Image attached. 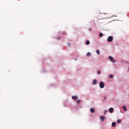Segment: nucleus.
I'll return each mask as SVG.
<instances>
[{
  "instance_id": "nucleus-11",
  "label": "nucleus",
  "mask_w": 129,
  "mask_h": 129,
  "mask_svg": "<svg viewBox=\"0 0 129 129\" xmlns=\"http://www.w3.org/2000/svg\"><path fill=\"white\" fill-rule=\"evenodd\" d=\"M96 53L97 54H98V55H100V51H99V50L97 49L96 50Z\"/></svg>"
},
{
  "instance_id": "nucleus-5",
  "label": "nucleus",
  "mask_w": 129,
  "mask_h": 129,
  "mask_svg": "<svg viewBox=\"0 0 129 129\" xmlns=\"http://www.w3.org/2000/svg\"><path fill=\"white\" fill-rule=\"evenodd\" d=\"M100 119L101 121H104V119H105V117H104L103 116H100Z\"/></svg>"
},
{
  "instance_id": "nucleus-23",
  "label": "nucleus",
  "mask_w": 129,
  "mask_h": 129,
  "mask_svg": "<svg viewBox=\"0 0 129 129\" xmlns=\"http://www.w3.org/2000/svg\"><path fill=\"white\" fill-rule=\"evenodd\" d=\"M104 99H106V97H104Z\"/></svg>"
},
{
  "instance_id": "nucleus-14",
  "label": "nucleus",
  "mask_w": 129,
  "mask_h": 129,
  "mask_svg": "<svg viewBox=\"0 0 129 129\" xmlns=\"http://www.w3.org/2000/svg\"><path fill=\"white\" fill-rule=\"evenodd\" d=\"M99 37H103V34L102 33H99Z\"/></svg>"
},
{
  "instance_id": "nucleus-25",
  "label": "nucleus",
  "mask_w": 129,
  "mask_h": 129,
  "mask_svg": "<svg viewBox=\"0 0 129 129\" xmlns=\"http://www.w3.org/2000/svg\"><path fill=\"white\" fill-rule=\"evenodd\" d=\"M75 60H77V58H75Z\"/></svg>"
},
{
  "instance_id": "nucleus-24",
  "label": "nucleus",
  "mask_w": 129,
  "mask_h": 129,
  "mask_svg": "<svg viewBox=\"0 0 129 129\" xmlns=\"http://www.w3.org/2000/svg\"><path fill=\"white\" fill-rule=\"evenodd\" d=\"M93 81H96V80H94Z\"/></svg>"
},
{
  "instance_id": "nucleus-2",
  "label": "nucleus",
  "mask_w": 129,
  "mask_h": 129,
  "mask_svg": "<svg viewBox=\"0 0 129 129\" xmlns=\"http://www.w3.org/2000/svg\"><path fill=\"white\" fill-rule=\"evenodd\" d=\"M113 40V37L112 36H109L107 38V42H111Z\"/></svg>"
},
{
  "instance_id": "nucleus-19",
  "label": "nucleus",
  "mask_w": 129,
  "mask_h": 129,
  "mask_svg": "<svg viewBox=\"0 0 129 129\" xmlns=\"http://www.w3.org/2000/svg\"><path fill=\"white\" fill-rule=\"evenodd\" d=\"M97 74H98V75H99V74H100V71H98L97 72Z\"/></svg>"
},
{
  "instance_id": "nucleus-1",
  "label": "nucleus",
  "mask_w": 129,
  "mask_h": 129,
  "mask_svg": "<svg viewBox=\"0 0 129 129\" xmlns=\"http://www.w3.org/2000/svg\"><path fill=\"white\" fill-rule=\"evenodd\" d=\"M108 59H110V61L111 62H112V63H114V62H116L115 60L113 59V57L112 56H110L108 57Z\"/></svg>"
},
{
  "instance_id": "nucleus-3",
  "label": "nucleus",
  "mask_w": 129,
  "mask_h": 129,
  "mask_svg": "<svg viewBox=\"0 0 129 129\" xmlns=\"http://www.w3.org/2000/svg\"><path fill=\"white\" fill-rule=\"evenodd\" d=\"M100 88H103L104 87V83L103 82H101L99 83Z\"/></svg>"
},
{
  "instance_id": "nucleus-4",
  "label": "nucleus",
  "mask_w": 129,
  "mask_h": 129,
  "mask_svg": "<svg viewBox=\"0 0 129 129\" xmlns=\"http://www.w3.org/2000/svg\"><path fill=\"white\" fill-rule=\"evenodd\" d=\"M107 19H110V18H113V17H116V15H115V16H110V14H107Z\"/></svg>"
},
{
  "instance_id": "nucleus-17",
  "label": "nucleus",
  "mask_w": 129,
  "mask_h": 129,
  "mask_svg": "<svg viewBox=\"0 0 129 129\" xmlns=\"http://www.w3.org/2000/svg\"><path fill=\"white\" fill-rule=\"evenodd\" d=\"M79 102H81V100H78L77 101V104H79Z\"/></svg>"
},
{
  "instance_id": "nucleus-9",
  "label": "nucleus",
  "mask_w": 129,
  "mask_h": 129,
  "mask_svg": "<svg viewBox=\"0 0 129 129\" xmlns=\"http://www.w3.org/2000/svg\"><path fill=\"white\" fill-rule=\"evenodd\" d=\"M122 108H123L124 111H126L127 109H126V107H125V106H122Z\"/></svg>"
},
{
  "instance_id": "nucleus-20",
  "label": "nucleus",
  "mask_w": 129,
  "mask_h": 129,
  "mask_svg": "<svg viewBox=\"0 0 129 129\" xmlns=\"http://www.w3.org/2000/svg\"><path fill=\"white\" fill-rule=\"evenodd\" d=\"M106 112H107V110H105L104 113H106Z\"/></svg>"
},
{
  "instance_id": "nucleus-15",
  "label": "nucleus",
  "mask_w": 129,
  "mask_h": 129,
  "mask_svg": "<svg viewBox=\"0 0 129 129\" xmlns=\"http://www.w3.org/2000/svg\"><path fill=\"white\" fill-rule=\"evenodd\" d=\"M120 122H121V120L118 119L117 121V123H120Z\"/></svg>"
},
{
  "instance_id": "nucleus-7",
  "label": "nucleus",
  "mask_w": 129,
  "mask_h": 129,
  "mask_svg": "<svg viewBox=\"0 0 129 129\" xmlns=\"http://www.w3.org/2000/svg\"><path fill=\"white\" fill-rule=\"evenodd\" d=\"M114 109H113V108H110L109 109V111L110 113H112V111H113Z\"/></svg>"
},
{
  "instance_id": "nucleus-18",
  "label": "nucleus",
  "mask_w": 129,
  "mask_h": 129,
  "mask_svg": "<svg viewBox=\"0 0 129 129\" xmlns=\"http://www.w3.org/2000/svg\"><path fill=\"white\" fill-rule=\"evenodd\" d=\"M109 77L110 78H113V76L112 75H110Z\"/></svg>"
},
{
  "instance_id": "nucleus-13",
  "label": "nucleus",
  "mask_w": 129,
  "mask_h": 129,
  "mask_svg": "<svg viewBox=\"0 0 129 129\" xmlns=\"http://www.w3.org/2000/svg\"><path fill=\"white\" fill-rule=\"evenodd\" d=\"M91 55V53L90 52H88L87 54V57H89V56H90Z\"/></svg>"
},
{
  "instance_id": "nucleus-16",
  "label": "nucleus",
  "mask_w": 129,
  "mask_h": 129,
  "mask_svg": "<svg viewBox=\"0 0 129 129\" xmlns=\"http://www.w3.org/2000/svg\"><path fill=\"white\" fill-rule=\"evenodd\" d=\"M93 84L94 85H95V84H97V81H93Z\"/></svg>"
},
{
  "instance_id": "nucleus-8",
  "label": "nucleus",
  "mask_w": 129,
  "mask_h": 129,
  "mask_svg": "<svg viewBox=\"0 0 129 129\" xmlns=\"http://www.w3.org/2000/svg\"><path fill=\"white\" fill-rule=\"evenodd\" d=\"M90 111L91 112H92V113H94V111H95V109H94V108H92L90 109Z\"/></svg>"
},
{
  "instance_id": "nucleus-21",
  "label": "nucleus",
  "mask_w": 129,
  "mask_h": 129,
  "mask_svg": "<svg viewBox=\"0 0 129 129\" xmlns=\"http://www.w3.org/2000/svg\"><path fill=\"white\" fill-rule=\"evenodd\" d=\"M89 31H91V28H89Z\"/></svg>"
},
{
  "instance_id": "nucleus-6",
  "label": "nucleus",
  "mask_w": 129,
  "mask_h": 129,
  "mask_svg": "<svg viewBox=\"0 0 129 129\" xmlns=\"http://www.w3.org/2000/svg\"><path fill=\"white\" fill-rule=\"evenodd\" d=\"M72 98L73 100H76V99H78V97H77V96H73Z\"/></svg>"
},
{
  "instance_id": "nucleus-12",
  "label": "nucleus",
  "mask_w": 129,
  "mask_h": 129,
  "mask_svg": "<svg viewBox=\"0 0 129 129\" xmlns=\"http://www.w3.org/2000/svg\"><path fill=\"white\" fill-rule=\"evenodd\" d=\"M86 45H89V44H90V42H89V40H87L86 41Z\"/></svg>"
},
{
  "instance_id": "nucleus-22",
  "label": "nucleus",
  "mask_w": 129,
  "mask_h": 129,
  "mask_svg": "<svg viewBox=\"0 0 129 129\" xmlns=\"http://www.w3.org/2000/svg\"><path fill=\"white\" fill-rule=\"evenodd\" d=\"M68 45H69V46H70V43H68Z\"/></svg>"
},
{
  "instance_id": "nucleus-10",
  "label": "nucleus",
  "mask_w": 129,
  "mask_h": 129,
  "mask_svg": "<svg viewBox=\"0 0 129 129\" xmlns=\"http://www.w3.org/2000/svg\"><path fill=\"white\" fill-rule=\"evenodd\" d=\"M116 125V123H115V122H113L112 123V126H115Z\"/></svg>"
}]
</instances>
